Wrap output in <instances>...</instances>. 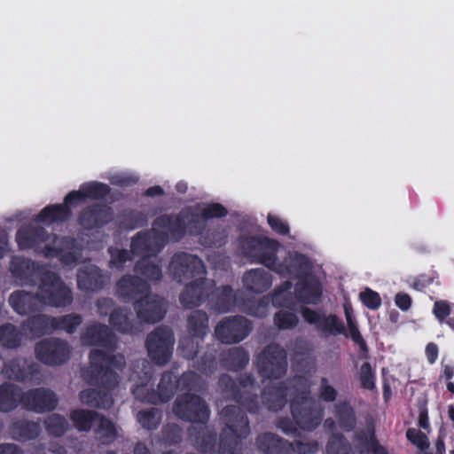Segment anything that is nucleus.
I'll list each match as a JSON object with an SVG mask.
<instances>
[{"instance_id":"2f4dec72","label":"nucleus","mask_w":454,"mask_h":454,"mask_svg":"<svg viewBox=\"0 0 454 454\" xmlns=\"http://www.w3.org/2000/svg\"><path fill=\"white\" fill-rule=\"evenodd\" d=\"M39 434V426L36 423L22 422L13 426L12 434L20 440H30Z\"/></svg>"},{"instance_id":"49530a36","label":"nucleus","mask_w":454,"mask_h":454,"mask_svg":"<svg viewBox=\"0 0 454 454\" xmlns=\"http://www.w3.org/2000/svg\"><path fill=\"white\" fill-rule=\"evenodd\" d=\"M360 380L362 385L365 388L372 389L374 387V376L369 363H364L362 364L360 370Z\"/></svg>"},{"instance_id":"4c0bfd02","label":"nucleus","mask_w":454,"mask_h":454,"mask_svg":"<svg viewBox=\"0 0 454 454\" xmlns=\"http://www.w3.org/2000/svg\"><path fill=\"white\" fill-rule=\"evenodd\" d=\"M46 427L50 434L53 435H61L68 427L67 420L58 414H52L46 421Z\"/></svg>"},{"instance_id":"a878e982","label":"nucleus","mask_w":454,"mask_h":454,"mask_svg":"<svg viewBox=\"0 0 454 454\" xmlns=\"http://www.w3.org/2000/svg\"><path fill=\"white\" fill-rule=\"evenodd\" d=\"M111 213L107 207H97L82 212L80 217L81 224L85 228H92L107 223Z\"/></svg>"},{"instance_id":"603ef678","label":"nucleus","mask_w":454,"mask_h":454,"mask_svg":"<svg viewBox=\"0 0 454 454\" xmlns=\"http://www.w3.org/2000/svg\"><path fill=\"white\" fill-rule=\"evenodd\" d=\"M434 314L436 318L442 321L450 314V307L445 301H436L434 306Z\"/></svg>"},{"instance_id":"cd10ccee","label":"nucleus","mask_w":454,"mask_h":454,"mask_svg":"<svg viewBox=\"0 0 454 454\" xmlns=\"http://www.w3.org/2000/svg\"><path fill=\"white\" fill-rule=\"evenodd\" d=\"M70 215V210L66 205H53L45 207L37 216V221L44 223L62 222Z\"/></svg>"},{"instance_id":"e433bc0d","label":"nucleus","mask_w":454,"mask_h":454,"mask_svg":"<svg viewBox=\"0 0 454 454\" xmlns=\"http://www.w3.org/2000/svg\"><path fill=\"white\" fill-rule=\"evenodd\" d=\"M291 284L285 283L283 288L276 290L272 296V303L275 306L289 307L294 304V298L290 293Z\"/></svg>"},{"instance_id":"dca6fc26","label":"nucleus","mask_w":454,"mask_h":454,"mask_svg":"<svg viewBox=\"0 0 454 454\" xmlns=\"http://www.w3.org/2000/svg\"><path fill=\"white\" fill-rule=\"evenodd\" d=\"M301 314L306 322L313 325L317 330L325 334H340L343 333V325L333 315H325L307 308L301 309Z\"/></svg>"},{"instance_id":"8fccbe9b","label":"nucleus","mask_w":454,"mask_h":454,"mask_svg":"<svg viewBox=\"0 0 454 454\" xmlns=\"http://www.w3.org/2000/svg\"><path fill=\"white\" fill-rule=\"evenodd\" d=\"M138 177L133 174L121 173L112 176L111 181L114 184L128 186L137 183Z\"/></svg>"},{"instance_id":"473e14b6","label":"nucleus","mask_w":454,"mask_h":454,"mask_svg":"<svg viewBox=\"0 0 454 454\" xmlns=\"http://www.w3.org/2000/svg\"><path fill=\"white\" fill-rule=\"evenodd\" d=\"M213 297L217 298L216 310L218 312H226L234 303V295L232 290L228 286H223L217 289L215 293L212 294Z\"/></svg>"},{"instance_id":"f3484780","label":"nucleus","mask_w":454,"mask_h":454,"mask_svg":"<svg viewBox=\"0 0 454 454\" xmlns=\"http://www.w3.org/2000/svg\"><path fill=\"white\" fill-rule=\"evenodd\" d=\"M221 415L227 427L224 434H234L237 438H244L249 433L248 421L239 408L236 406L225 407Z\"/></svg>"},{"instance_id":"a18cd8bd","label":"nucleus","mask_w":454,"mask_h":454,"mask_svg":"<svg viewBox=\"0 0 454 454\" xmlns=\"http://www.w3.org/2000/svg\"><path fill=\"white\" fill-rule=\"evenodd\" d=\"M82 319L79 316L69 315L59 320L58 327L72 333L81 325Z\"/></svg>"},{"instance_id":"5fc2aeb1","label":"nucleus","mask_w":454,"mask_h":454,"mask_svg":"<svg viewBox=\"0 0 454 454\" xmlns=\"http://www.w3.org/2000/svg\"><path fill=\"white\" fill-rule=\"evenodd\" d=\"M294 449L299 454H309V453H314L317 450V445L299 442L296 443V445H295V447H294Z\"/></svg>"},{"instance_id":"ddd939ff","label":"nucleus","mask_w":454,"mask_h":454,"mask_svg":"<svg viewBox=\"0 0 454 454\" xmlns=\"http://www.w3.org/2000/svg\"><path fill=\"white\" fill-rule=\"evenodd\" d=\"M188 325L193 337L184 338L180 341V348L183 350L184 356L192 358L198 347V343L193 338H201L207 333V317L206 313L200 310L194 311L189 317Z\"/></svg>"},{"instance_id":"09e8293b","label":"nucleus","mask_w":454,"mask_h":454,"mask_svg":"<svg viewBox=\"0 0 454 454\" xmlns=\"http://www.w3.org/2000/svg\"><path fill=\"white\" fill-rule=\"evenodd\" d=\"M345 315H346V319H347V324H348L350 337L355 341L360 342L364 345V343L362 340L361 334L355 324V321L352 318L351 311L349 310V309L347 306L345 307Z\"/></svg>"},{"instance_id":"4d7b16f0","label":"nucleus","mask_w":454,"mask_h":454,"mask_svg":"<svg viewBox=\"0 0 454 454\" xmlns=\"http://www.w3.org/2000/svg\"><path fill=\"white\" fill-rule=\"evenodd\" d=\"M395 304L403 310H407L411 306V298L404 294H397L395 296Z\"/></svg>"},{"instance_id":"de8ad7c7","label":"nucleus","mask_w":454,"mask_h":454,"mask_svg":"<svg viewBox=\"0 0 454 454\" xmlns=\"http://www.w3.org/2000/svg\"><path fill=\"white\" fill-rule=\"evenodd\" d=\"M268 223L270 228L278 234L286 235L289 232V226L287 223L275 215L269 214Z\"/></svg>"},{"instance_id":"f8f14e48","label":"nucleus","mask_w":454,"mask_h":454,"mask_svg":"<svg viewBox=\"0 0 454 454\" xmlns=\"http://www.w3.org/2000/svg\"><path fill=\"white\" fill-rule=\"evenodd\" d=\"M248 321L243 317H226L215 328L216 337L224 343L239 342L250 332Z\"/></svg>"},{"instance_id":"412c9836","label":"nucleus","mask_w":454,"mask_h":454,"mask_svg":"<svg viewBox=\"0 0 454 454\" xmlns=\"http://www.w3.org/2000/svg\"><path fill=\"white\" fill-rule=\"evenodd\" d=\"M104 282V277L100 274L98 267L92 264H84L78 271L77 285L84 290H96Z\"/></svg>"},{"instance_id":"774afa93","label":"nucleus","mask_w":454,"mask_h":454,"mask_svg":"<svg viewBox=\"0 0 454 454\" xmlns=\"http://www.w3.org/2000/svg\"><path fill=\"white\" fill-rule=\"evenodd\" d=\"M419 426L424 429H427L429 427L428 418L425 412H421L419 415Z\"/></svg>"},{"instance_id":"c85d7f7f","label":"nucleus","mask_w":454,"mask_h":454,"mask_svg":"<svg viewBox=\"0 0 454 454\" xmlns=\"http://www.w3.org/2000/svg\"><path fill=\"white\" fill-rule=\"evenodd\" d=\"M81 402L84 404L99 407L109 408L113 403V399L107 394L101 395L95 389H86L80 394Z\"/></svg>"},{"instance_id":"bb28decb","label":"nucleus","mask_w":454,"mask_h":454,"mask_svg":"<svg viewBox=\"0 0 454 454\" xmlns=\"http://www.w3.org/2000/svg\"><path fill=\"white\" fill-rule=\"evenodd\" d=\"M22 401L20 393L12 384H3L0 387V411H10Z\"/></svg>"},{"instance_id":"37998d69","label":"nucleus","mask_w":454,"mask_h":454,"mask_svg":"<svg viewBox=\"0 0 454 454\" xmlns=\"http://www.w3.org/2000/svg\"><path fill=\"white\" fill-rule=\"evenodd\" d=\"M230 365L233 369L241 368L248 362V356L245 351L239 348H232L230 350Z\"/></svg>"},{"instance_id":"6ab92c4d","label":"nucleus","mask_w":454,"mask_h":454,"mask_svg":"<svg viewBox=\"0 0 454 454\" xmlns=\"http://www.w3.org/2000/svg\"><path fill=\"white\" fill-rule=\"evenodd\" d=\"M116 292L119 296L133 299L137 302L148 292V286L137 278L126 276L118 281Z\"/></svg>"},{"instance_id":"864d4df0","label":"nucleus","mask_w":454,"mask_h":454,"mask_svg":"<svg viewBox=\"0 0 454 454\" xmlns=\"http://www.w3.org/2000/svg\"><path fill=\"white\" fill-rule=\"evenodd\" d=\"M340 424L347 429H350L354 425V415L348 407H346L340 415Z\"/></svg>"},{"instance_id":"a19ab883","label":"nucleus","mask_w":454,"mask_h":454,"mask_svg":"<svg viewBox=\"0 0 454 454\" xmlns=\"http://www.w3.org/2000/svg\"><path fill=\"white\" fill-rule=\"evenodd\" d=\"M362 302L371 309H376L381 305L380 294L369 288L359 294Z\"/></svg>"},{"instance_id":"1a4fd4ad","label":"nucleus","mask_w":454,"mask_h":454,"mask_svg":"<svg viewBox=\"0 0 454 454\" xmlns=\"http://www.w3.org/2000/svg\"><path fill=\"white\" fill-rule=\"evenodd\" d=\"M173 344V333L168 328L156 329L146 341L149 356L158 364H164L169 360Z\"/></svg>"},{"instance_id":"393cba45","label":"nucleus","mask_w":454,"mask_h":454,"mask_svg":"<svg viewBox=\"0 0 454 454\" xmlns=\"http://www.w3.org/2000/svg\"><path fill=\"white\" fill-rule=\"evenodd\" d=\"M25 334L14 325L7 323L0 326V344L8 348H15L21 345Z\"/></svg>"},{"instance_id":"7c9ffc66","label":"nucleus","mask_w":454,"mask_h":454,"mask_svg":"<svg viewBox=\"0 0 454 454\" xmlns=\"http://www.w3.org/2000/svg\"><path fill=\"white\" fill-rule=\"evenodd\" d=\"M259 448L268 454H280V448L283 447L282 441L272 434H264L257 440Z\"/></svg>"},{"instance_id":"c9c22d12","label":"nucleus","mask_w":454,"mask_h":454,"mask_svg":"<svg viewBox=\"0 0 454 454\" xmlns=\"http://www.w3.org/2000/svg\"><path fill=\"white\" fill-rule=\"evenodd\" d=\"M160 414L156 409L143 411L137 414L140 425L149 430L156 428L160 422Z\"/></svg>"},{"instance_id":"b1692460","label":"nucleus","mask_w":454,"mask_h":454,"mask_svg":"<svg viewBox=\"0 0 454 454\" xmlns=\"http://www.w3.org/2000/svg\"><path fill=\"white\" fill-rule=\"evenodd\" d=\"M32 365L27 360L13 359L7 362L3 369V374L10 379L25 380L29 374L35 372Z\"/></svg>"},{"instance_id":"69168bd1","label":"nucleus","mask_w":454,"mask_h":454,"mask_svg":"<svg viewBox=\"0 0 454 454\" xmlns=\"http://www.w3.org/2000/svg\"><path fill=\"white\" fill-rule=\"evenodd\" d=\"M7 238L5 233L0 230V258L4 255V253L7 249Z\"/></svg>"},{"instance_id":"6e6552de","label":"nucleus","mask_w":454,"mask_h":454,"mask_svg":"<svg viewBox=\"0 0 454 454\" xmlns=\"http://www.w3.org/2000/svg\"><path fill=\"white\" fill-rule=\"evenodd\" d=\"M258 368L262 377L278 379L286 373V353L278 345L269 346L258 357Z\"/></svg>"},{"instance_id":"3c124183","label":"nucleus","mask_w":454,"mask_h":454,"mask_svg":"<svg viewBox=\"0 0 454 454\" xmlns=\"http://www.w3.org/2000/svg\"><path fill=\"white\" fill-rule=\"evenodd\" d=\"M178 384L189 387L190 390H195L198 386V377L193 372L184 374L178 380Z\"/></svg>"},{"instance_id":"39448f33","label":"nucleus","mask_w":454,"mask_h":454,"mask_svg":"<svg viewBox=\"0 0 454 454\" xmlns=\"http://www.w3.org/2000/svg\"><path fill=\"white\" fill-rule=\"evenodd\" d=\"M169 270L173 278L179 282L193 278L180 296V301L184 306H198L209 294L211 284L203 282L205 267L197 256L185 253L175 254L169 264Z\"/></svg>"},{"instance_id":"a211bd4d","label":"nucleus","mask_w":454,"mask_h":454,"mask_svg":"<svg viewBox=\"0 0 454 454\" xmlns=\"http://www.w3.org/2000/svg\"><path fill=\"white\" fill-rule=\"evenodd\" d=\"M22 402L28 409L43 412L54 409L58 399L51 390L39 388L27 393L22 397Z\"/></svg>"},{"instance_id":"2eb2a0df","label":"nucleus","mask_w":454,"mask_h":454,"mask_svg":"<svg viewBox=\"0 0 454 454\" xmlns=\"http://www.w3.org/2000/svg\"><path fill=\"white\" fill-rule=\"evenodd\" d=\"M137 317L140 320L155 323L160 321L166 311L165 302L156 295L144 294L136 305Z\"/></svg>"},{"instance_id":"bf43d9fd","label":"nucleus","mask_w":454,"mask_h":454,"mask_svg":"<svg viewBox=\"0 0 454 454\" xmlns=\"http://www.w3.org/2000/svg\"><path fill=\"white\" fill-rule=\"evenodd\" d=\"M268 301L265 300H262L259 302V304L255 307L251 309L250 313L256 317H263L268 312Z\"/></svg>"},{"instance_id":"0e129e2a","label":"nucleus","mask_w":454,"mask_h":454,"mask_svg":"<svg viewBox=\"0 0 454 454\" xmlns=\"http://www.w3.org/2000/svg\"><path fill=\"white\" fill-rule=\"evenodd\" d=\"M335 391L330 386L325 384L322 385L321 397L325 401H332L334 399Z\"/></svg>"},{"instance_id":"f257e3e1","label":"nucleus","mask_w":454,"mask_h":454,"mask_svg":"<svg viewBox=\"0 0 454 454\" xmlns=\"http://www.w3.org/2000/svg\"><path fill=\"white\" fill-rule=\"evenodd\" d=\"M225 214L226 210L223 206L213 204L201 207L196 214L184 211L176 217L168 215L159 217L150 232L138 233L131 240L133 256L139 257L136 262L135 271L150 280L159 279L161 277V270L157 265L152 263L150 257L160 252L167 241L179 239L186 230L193 233L200 222L220 217Z\"/></svg>"},{"instance_id":"58836bf2","label":"nucleus","mask_w":454,"mask_h":454,"mask_svg":"<svg viewBox=\"0 0 454 454\" xmlns=\"http://www.w3.org/2000/svg\"><path fill=\"white\" fill-rule=\"evenodd\" d=\"M298 323L297 316L286 310H280L275 315V325L279 329H289L294 327Z\"/></svg>"},{"instance_id":"7ed1b4c3","label":"nucleus","mask_w":454,"mask_h":454,"mask_svg":"<svg viewBox=\"0 0 454 454\" xmlns=\"http://www.w3.org/2000/svg\"><path fill=\"white\" fill-rule=\"evenodd\" d=\"M83 345H93L90 354V364L82 370L85 380L112 389L119 383L117 370L125 365L123 356H111L110 350L114 343V336L105 325H92L89 326L81 338Z\"/></svg>"},{"instance_id":"f704fd0d","label":"nucleus","mask_w":454,"mask_h":454,"mask_svg":"<svg viewBox=\"0 0 454 454\" xmlns=\"http://www.w3.org/2000/svg\"><path fill=\"white\" fill-rule=\"evenodd\" d=\"M110 323L114 328L121 333H134L129 325L128 316L122 309H115L110 314Z\"/></svg>"},{"instance_id":"e2e57ef3","label":"nucleus","mask_w":454,"mask_h":454,"mask_svg":"<svg viewBox=\"0 0 454 454\" xmlns=\"http://www.w3.org/2000/svg\"><path fill=\"white\" fill-rule=\"evenodd\" d=\"M366 449L372 450L373 454H387L386 450L382 446L378 445L372 438H370L367 442Z\"/></svg>"},{"instance_id":"9d476101","label":"nucleus","mask_w":454,"mask_h":454,"mask_svg":"<svg viewBox=\"0 0 454 454\" xmlns=\"http://www.w3.org/2000/svg\"><path fill=\"white\" fill-rule=\"evenodd\" d=\"M35 354L36 357L43 363L57 365L69 358L71 348L63 340L50 339L43 340L36 345Z\"/></svg>"},{"instance_id":"72a5a7b5","label":"nucleus","mask_w":454,"mask_h":454,"mask_svg":"<svg viewBox=\"0 0 454 454\" xmlns=\"http://www.w3.org/2000/svg\"><path fill=\"white\" fill-rule=\"evenodd\" d=\"M53 321L43 315H37L29 320V331L33 336L43 334L53 327Z\"/></svg>"},{"instance_id":"ea45409f","label":"nucleus","mask_w":454,"mask_h":454,"mask_svg":"<svg viewBox=\"0 0 454 454\" xmlns=\"http://www.w3.org/2000/svg\"><path fill=\"white\" fill-rule=\"evenodd\" d=\"M109 253L111 255V260L109 262L110 267L117 270H122L128 262L134 259V257H129L125 250L110 248Z\"/></svg>"},{"instance_id":"20e7f679","label":"nucleus","mask_w":454,"mask_h":454,"mask_svg":"<svg viewBox=\"0 0 454 454\" xmlns=\"http://www.w3.org/2000/svg\"><path fill=\"white\" fill-rule=\"evenodd\" d=\"M276 240L268 238H247L242 241V253L264 264L279 274L298 275L308 269L307 259L297 253H288L283 262H278L276 253L282 249Z\"/></svg>"},{"instance_id":"052dcab7","label":"nucleus","mask_w":454,"mask_h":454,"mask_svg":"<svg viewBox=\"0 0 454 454\" xmlns=\"http://www.w3.org/2000/svg\"><path fill=\"white\" fill-rule=\"evenodd\" d=\"M426 355L430 364L434 363L438 356L437 346L434 343H429L426 348Z\"/></svg>"},{"instance_id":"13d9d810","label":"nucleus","mask_w":454,"mask_h":454,"mask_svg":"<svg viewBox=\"0 0 454 454\" xmlns=\"http://www.w3.org/2000/svg\"><path fill=\"white\" fill-rule=\"evenodd\" d=\"M113 302L109 299H102L98 302V313L102 316H106L112 310Z\"/></svg>"},{"instance_id":"c756f323","label":"nucleus","mask_w":454,"mask_h":454,"mask_svg":"<svg viewBox=\"0 0 454 454\" xmlns=\"http://www.w3.org/2000/svg\"><path fill=\"white\" fill-rule=\"evenodd\" d=\"M263 400L267 403L271 410H278L281 408L286 402V395L282 387L277 385H272L270 387H265L262 394Z\"/></svg>"},{"instance_id":"5701e85b","label":"nucleus","mask_w":454,"mask_h":454,"mask_svg":"<svg viewBox=\"0 0 454 454\" xmlns=\"http://www.w3.org/2000/svg\"><path fill=\"white\" fill-rule=\"evenodd\" d=\"M297 292L298 299L306 303H317L321 296L320 285L312 277H308L304 283H300Z\"/></svg>"},{"instance_id":"0eeeda50","label":"nucleus","mask_w":454,"mask_h":454,"mask_svg":"<svg viewBox=\"0 0 454 454\" xmlns=\"http://www.w3.org/2000/svg\"><path fill=\"white\" fill-rule=\"evenodd\" d=\"M74 426L80 431H88L92 423L97 425L96 433L103 443L111 442L115 435L116 429L108 419L100 417L98 413L84 410H75L70 415Z\"/></svg>"},{"instance_id":"c03bdc74","label":"nucleus","mask_w":454,"mask_h":454,"mask_svg":"<svg viewBox=\"0 0 454 454\" xmlns=\"http://www.w3.org/2000/svg\"><path fill=\"white\" fill-rule=\"evenodd\" d=\"M328 454H350L348 446L339 436L333 435L327 447Z\"/></svg>"},{"instance_id":"6e6d98bb","label":"nucleus","mask_w":454,"mask_h":454,"mask_svg":"<svg viewBox=\"0 0 454 454\" xmlns=\"http://www.w3.org/2000/svg\"><path fill=\"white\" fill-rule=\"evenodd\" d=\"M294 417L296 419V422L304 429H307V430H311L313 429L314 427H316L318 423H319V419L317 418L315 419L313 421L311 422H308L307 420H305L303 418L301 417H299L296 413H295V411L294 410Z\"/></svg>"},{"instance_id":"680f3d73","label":"nucleus","mask_w":454,"mask_h":454,"mask_svg":"<svg viewBox=\"0 0 454 454\" xmlns=\"http://www.w3.org/2000/svg\"><path fill=\"white\" fill-rule=\"evenodd\" d=\"M0 454H21V452L15 444L4 443L0 444Z\"/></svg>"},{"instance_id":"79ce46f5","label":"nucleus","mask_w":454,"mask_h":454,"mask_svg":"<svg viewBox=\"0 0 454 454\" xmlns=\"http://www.w3.org/2000/svg\"><path fill=\"white\" fill-rule=\"evenodd\" d=\"M407 438L420 450H426L429 447V441L427 435L420 431L410 428L406 433Z\"/></svg>"},{"instance_id":"338daca9","label":"nucleus","mask_w":454,"mask_h":454,"mask_svg":"<svg viewBox=\"0 0 454 454\" xmlns=\"http://www.w3.org/2000/svg\"><path fill=\"white\" fill-rule=\"evenodd\" d=\"M146 195L148 196H155V195H160L163 193V190L160 186H154L151 187L146 191Z\"/></svg>"},{"instance_id":"4be33fe9","label":"nucleus","mask_w":454,"mask_h":454,"mask_svg":"<svg viewBox=\"0 0 454 454\" xmlns=\"http://www.w3.org/2000/svg\"><path fill=\"white\" fill-rule=\"evenodd\" d=\"M243 281L245 286L254 293L266 291L272 283L270 274L263 269L247 271L243 277Z\"/></svg>"},{"instance_id":"423d86ee","label":"nucleus","mask_w":454,"mask_h":454,"mask_svg":"<svg viewBox=\"0 0 454 454\" xmlns=\"http://www.w3.org/2000/svg\"><path fill=\"white\" fill-rule=\"evenodd\" d=\"M20 248H35L45 257H58L64 267L72 268L81 256L80 247L73 240L45 236L43 229H21L17 233Z\"/></svg>"},{"instance_id":"aec40b11","label":"nucleus","mask_w":454,"mask_h":454,"mask_svg":"<svg viewBox=\"0 0 454 454\" xmlns=\"http://www.w3.org/2000/svg\"><path fill=\"white\" fill-rule=\"evenodd\" d=\"M109 189L107 185L100 183H89L81 186L79 191L70 192L66 196V204L78 205L84 201L86 198L98 199L107 194Z\"/></svg>"},{"instance_id":"f03ea898","label":"nucleus","mask_w":454,"mask_h":454,"mask_svg":"<svg viewBox=\"0 0 454 454\" xmlns=\"http://www.w3.org/2000/svg\"><path fill=\"white\" fill-rule=\"evenodd\" d=\"M10 270L17 284L30 285L38 281L35 296L26 290L16 291L10 295L9 303L18 314L27 315L40 309L43 305L60 307L72 302L70 288L46 268L28 259L15 257L12 260Z\"/></svg>"},{"instance_id":"9b49d317","label":"nucleus","mask_w":454,"mask_h":454,"mask_svg":"<svg viewBox=\"0 0 454 454\" xmlns=\"http://www.w3.org/2000/svg\"><path fill=\"white\" fill-rule=\"evenodd\" d=\"M174 412L183 419L192 422H204L209 416L207 407L199 396L189 395L178 398Z\"/></svg>"},{"instance_id":"4468645a","label":"nucleus","mask_w":454,"mask_h":454,"mask_svg":"<svg viewBox=\"0 0 454 454\" xmlns=\"http://www.w3.org/2000/svg\"><path fill=\"white\" fill-rule=\"evenodd\" d=\"M176 382V377L171 373H166L162 376L159 383V394L150 392L147 384L137 385L133 393L136 398L149 403H160L168 401L173 394V387Z\"/></svg>"}]
</instances>
